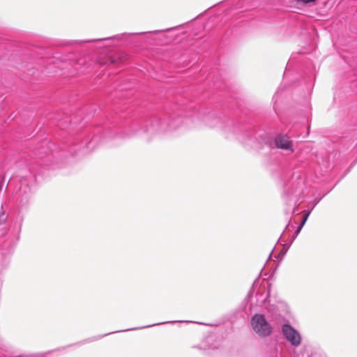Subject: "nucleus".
I'll return each instance as SVG.
<instances>
[{
    "mask_svg": "<svg viewBox=\"0 0 357 357\" xmlns=\"http://www.w3.org/2000/svg\"><path fill=\"white\" fill-rule=\"evenodd\" d=\"M310 212H307L303 216V221L301 222V225H300V227L298 229V231H299L301 229V228L303 227V226L305 225V222L307 221V220L310 215Z\"/></svg>",
    "mask_w": 357,
    "mask_h": 357,
    "instance_id": "6",
    "label": "nucleus"
},
{
    "mask_svg": "<svg viewBox=\"0 0 357 357\" xmlns=\"http://www.w3.org/2000/svg\"><path fill=\"white\" fill-rule=\"evenodd\" d=\"M282 332L286 338L294 346H298L301 343V336L299 333L288 324L282 326Z\"/></svg>",
    "mask_w": 357,
    "mask_h": 357,
    "instance_id": "2",
    "label": "nucleus"
},
{
    "mask_svg": "<svg viewBox=\"0 0 357 357\" xmlns=\"http://www.w3.org/2000/svg\"><path fill=\"white\" fill-rule=\"evenodd\" d=\"M98 63H100V65H101V66H105V65H107V61H103L101 58H99V59H98Z\"/></svg>",
    "mask_w": 357,
    "mask_h": 357,
    "instance_id": "8",
    "label": "nucleus"
},
{
    "mask_svg": "<svg viewBox=\"0 0 357 357\" xmlns=\"http://www.w3.org/2000/svg\"><path fill=\"white\" fill-rule=\"evenodd\" d=\"M252 326L255 333L259 336H268L272 332L271 326L261 314H256L252 317Z\"/></svg>",
    "mask_w": 357,
    "mask_h": 357,
    "instance_id": "1",
    "label": "nucleus"
},
{
    "mask_svg": "<svg viewBox=\"0 0 357 357\" xmlns=\"http://www.w3.org/2000/svg\"><path fill=\"white\" fill-rule=\"evenodd\" d=\"M317 0H297L298 2L303 3L304 4H307L312 2H315Z\"/></svg>",
    "mask_w": 357,
    "mask_h": 357,
    "instance_id": "7",
    "label": "nucleus"
},
{
    "mask_svg": "<svg viewBox=\"0 0 357 357\" xmlns=\"http://www.w3.org/2000/svg\"><path fill=\"white\" fill-rule=\"evenodd\" d=\"M107 58L111 64L117 65L128 59L129 56L124 52H116L112 55H108Z\"/></svg>",
    "mask_w": 357,
    "mask_h": 357,
    "instance_id": "3",
    "label": "nucleus"
},
{
    "mask_svg": "<svg viewBox=\"0 0 357 357\" xmlns=\"http://www.w3.org/2000/svg\"><path fill=\"white\" fill-rule=\"evenodd\" d=\"M15 357H22V356H15Z\"/></svg>",
    "mask_w": 357,
    "mask_h": 357,
    "instance_id": "9",
    "label": "nucleus"
},
{
    "mask_svg": "<svg viewBox=\"0 0 357 357\" xmlns=\"http://www.w3.org/2000/svg\"><path fill=\"white\" fill-rule=\"evenodd\" d=\"M6 218H5V213L3 210V206L0 204V224H2L5 222Z\"/></svg>",
    "mask_w": 357,
    "mask_h": 357,
    "instance_id": "5",
    "label": "nucleus"
},
{
    "mask_svg": "<svg viewBox=\"0 0 357 357\" xmlns=\"http://www.w3.org/2000/svg\"><path fill=\"white\" fill-rule=\"evenodd\" d=\"M276 146L279 149H282L284 150H291L293 151L291 146V142L289 141V138L287 136H279L275 139Z\"/></svg>",
    "mask_w": 357,
    "mask_h": 357,
    "instance_id": "4",
    "label": "nucleus"
}]
</instances>
